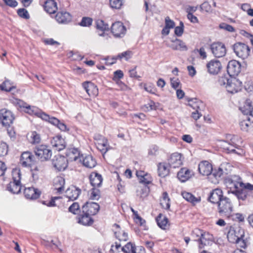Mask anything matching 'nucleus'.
Segmentation results:
<instances>
[{
  "mask_svg": "<svg viewBox=\"0 0 253 253\" xmlns=\"http://www.w3.org/2000/svg\"><path fill=\"white\" fill-rule=\"evenodd\" d=\"M225 183L229 189L228 193L234 194L238 199H244L245 197L244 191H240L241 187L243 185L241 178L238 175H233L225 180Z\"/></svg>",
  "mask_w": 253,
  "mask_h": 253,
  "instance_id": "obj_1",
  "label": "nucleus"
},
{
  "mask_svg": "<svg viewBox=\"0 0 253 253\" xmlns=\"http://www.w3.org/2000/svg\"><path fill=\"white\" fill-rule=\"evenodd\" d=\"M244 230L239 226L231 227L227 235L228 241L232 243L240 244V246L245 248L246 243L243 239Z\"/></svg>",
  "mask_w": 253,
  "mask_h": 253,
  "instance_id": "obj_2",
  "label": "nucleus"
},
{
  "mask_svg": "<svg viewBox=\"0 0 253 253\" xmlns=\"http://www.w3.org/2000/svg\"><path fill=\"white\" fill-rule=\"evenodd\" d=\"M192 237L194 240L199 242V248L202 249L205 246L210 245L212 242V235L199 229L193 231Z\"/></svg>",
  "mask_w": 253,
  "mask_h": 253,
  "instance_id": "obj_3",
  "label": "nucleus"
},
{
  "mask_svg": "<svg viewBox=\"0 0 253 253\" xmlns=\"http://www.w3.org/2000/svg\"><path fill=\"white\" fill-rule=\"evenodd\" d=\"M227 141H222L221 146L223 149L227 150L229 153H234L238 154H241L240 152L236 151L235 148L239 149L240 147L239 143L241 141L239 137L236 135L229 134L226 137Z\"/></svg>",
  "mask_w": 253,
  "mask_h": 253,
  "instance_id": "obj_4",
  "label": "nucleus"
},
{
  "mask_svg": "<svg viewBox=\"0 0 253 253\" xmlns=\"http://www.w3.org/2000/svg\"><path fill=\"white\" fill-rule=\"evenodd\" d=\"M12 175L13 181L7 185V189L13 194H18L21 190L20 170L18 169L13 170Z\"/></svg>",
  "mask_w": 253,
  "mask_h": 253,
  "instance_id": "obj_5",
  "label": "nucleus"
},
{
  "mask_svg": "<svg viewBox=\"0 0 253 253\" xmlns=\"http://www.w3.org/2000/svg\"><path fill=\"white\" fill-rule=\"evenodd\" d=\"M217 205L219 214L229 218L233 211V205L230 200L225 197L223 199H221V201Z\"/></svg>",
  "mask_w": 253,
  "mask_h": 253,
  "instance_id": "obj_6",
  "label": "nucleus"
},
{
  "mask_svg": "<svg viewBox=\"0 0 253 253\" xmlns=\"http://www.w3.org/2000/svg\"><path fill=\"white\" fill-rule=\"evenodd\" d=\"M36 155L42 161L49 159L51 156V151L46 145H41L37 147L35 150Z\"/></svg>",
  "mask_w": 253,
  "mask_h": 253,
  "instance_id": "obj_7",
  "label": "nucleus"
},
{
  "mask_svg": "<svg viewBox=\"0 0 253 253\" xmlns=\"http://www.w3.org/2000/svg\"><path fill=\"white\" fill-rule=\"evenodd\" d=\"M39 116L42 120L46 121H48L51 124L57 126V127L62 131H66L67 130V126L65 124L60 121L56 118L50 117L47 114L42 112L39 114Z\"/></svg>",
  "mask_w": 253,
  "mask_h": 253,
  "instance_id": "obj_8",
  "label": "nucleus"
},
{
  "mask_svg": "<svg viewBox=\"0 0 253 253\" xmlns=\"http://www.w3.org/2000/svg\"><path fill=\"white\" fill-rule=\"evenodd\" d=\"M233 49L238 56L243 59L249 56L250 51L248 45L240 42L235 44Z\"/></svg>",
  "mask_w": 253,
  "mask_h": 253,
  "instance_id": "obj_9",
  "label": "nucleus"
},
{
  "mask_svg": "<svg viewBox=\"0 0 253 253\" xmlns=\"http://www.w3.org/2000/svg\"><path fill=\"white\" fill-rule=\"evenodd\" d=\"M0 120L3 126H9L12 124L14 120L13 113L6 109H2L0 110Z\"/></svg>",
  "mask_w": 253,
  "mask_h": 253,
  "instance_id": "obj_10",
  "label": "nucleus"
},
{
  "mask_svg": "<svg viewBox=\"0 0 253 253\" xmlns=\"http://www.w3.org/2000/svg\"><path fill=\"white\" fill-rule=\"evenodd\" d=\"M211 49L216 57L220 58L224 56L226 53L225 45L219 42H214L211 45Z\"/></svg>",
  "mask_w": 253,
  "mask_h": 253,
  "instance_id": "obj_11",
  "label": "nucleus"
},
{
  "mask_svg": "<svg viewBox=\"0 0 253 253\" xmlns=\"http://www.w3.org/2000/svg\"><path fill=\"white\" fill-rule=\"evenodd\" d=\"M52 165L58 171H62L67 167L68 161L64 156L56 155L52 159Z\"/></svg>",
  "mask_w": 253,
  "mask_h": 253,
  "instance_id": "obj_12",
  "label": "nucleus"
},
{
  "mask_svg": "<svg viewBox=\"0 0 253 253\" xmlns=\"http://www.w3.org/2000/svg\"><path fill=\"white\" fill-rule=\"evenodd\" d=\"M99 209V205L94 202H86L82 207L83 213L91 216L96 214Z\"/></svg>",
  "mask_w": 253,
  "mask_h": 253,
  "instance_id": "obj_13",
  "label": "nucleus"
},
{
  "mask_svg": "<svg viewBox=\"0 0 253 253\" xmlns=\"http://www.w3.org/2000/svg\"><path fill=\"white\" fill-rule=\"evenodd\" d=\"M111 32L115 37L122 38L126 34V28L122 22H116L112 25Z\"/></svg>",
  "mask_w": 253,
  "mask_h": 253,
  "instance_id": "obj_14",
  "label": "nucleus"
},
{
  "mask_svg": "<svg viewBox=\"0 0 253 253\" xmlns=\"http://www.w3.org/2000/svg\"><path fill=\"white\" fill-rule=\"evenodd\" d=\"M241 65L236 60H231L228 62L227 71L230 77L237 76L241 72Z\"/></svg>",
  "mask_w": 253,
  "mask_h": 253,
  "instance_id": "obj_15",
  "label": "nucleus"
},
{
  "mask_svg": "<svg viewBox=\"0 0 253 253\" xmlns=\"http://www.w3.org/2000/svg\"><path fill=\"white\" fill-rule=\"evenodd\" d=\"M188 101L189 102V105L196 110L195 112H192V117L194 120H197L202 115L200 111V106H202L203 103L201 101L197 100L196 99H190Z\"/></svg>",
  "mask_w": 253,
  "mask_h": 253,
  "instance_id": "obj_16",
  "label": "nucleus"
},
{
  "mask_svg": "<svg viewBox=\"0 0 253 253\" xmlns=\"http://www.w3.org/2000/svg\"><path fill=\"white\" fill-rule=\"evenodd\" d=\"M20 164L24 167H31L35 164V157L29 152H23L20 158Z\"/></svg>",
  "mask_w": 253,
  "mask_h": 253,
  "instance_id": "obj_17",
  "label": "nucleus"
},
{
  "mask_svg": "<svg viewBox=\"0 0 253 253\" xmlns=\"http://www.w3.org/2000/svg\"><path fill=\"white\" fill-rule=\"evenodd\" d=\"M168 161L169 167L170 168H179L183 164L182 155L181 154L178 153H174L172 154Z\"/></svg>",
  "mask_w": 253,
  "mask_h": 253,
  "instance_id": "obj_18",
  "label": "nucleus"
},
{
  "mask_svg": "<svg viewBox=\"0 0 253 253\" xmlns=\"http://www.w3.org/2000/svg\"><path fill=\"white\" fill-rule=\"evenodd\" d=\"M242 83L235 78H230V81L226 86L227 90L231 93H234L241 89Z\"/></svg>",
  "mask_w": 253,
  "mask_h": 253,
  "instance_id": "obj_19",
  "label": "nucleus"
},
{
  "mask_svg": "<svg viewBox=\"0 0 253 253\" xmlns=\"http://www.w3.org/2000/svg\"><path fill=\"white\" fill-rule=\"evenodd\" d=\"M207 67L208 72L211 74H217L222 68L220 62L217 60H212L210 61L207 64Z\"/></svg>",
  "mask_w": 253,
  "mask_h": 253,
  "instance_id": "obj_20",
  "label": "nucleus"
},
{
  "mask_svg": "<svg viewBox=\"0 0 253 253\" xmlns=\"http://www.w3.org/2000/svg\"><path fill=\"white\" fill-rule=\"evenodd\" d=\"M225 197L223 195L222 191L218 188L213 190L209 197V200L213 204H218Z\"/></svg>",
  "mask_w": 253,
  "mask_h": 253,
  "instance_id": "obj_21",
  "label": "nucleus"
},
{
  "mask_svg": "<svg viewBox=\"0 0 253 253\" xmlns=\"http://www.w3.org/2000/svg\"><path fill=\"white\" fill-rule=\"evenodd\" d=\"M198 170L201 174L209 176L212 172V167L208 161H204L199 164Z\"/></svg>",
  "mask_w": 253,
  "mask_h": 253,
  "instance_id": "obj_22",
  "label": "nucleus"
},
{
  "mask_svg": "<svg viewBox=\"0 0 253 253\" xmlns=\"http://www.w3.org/2000/svg\"><path fill=\"white\" fill-rule=\"evenodd\" d=\"M24 194L27 199L33 200L38 199L40 197L41 192L38 189L31 187L25 188Z\"/></svg>",
  "mask_w": 253,
  "mask_h": 253,
  "instance_id": "obj_23",
  "label": "nucleus"
},
{
  "mask_svg": "<svg viewBox=\"0 0 253 253\" xmlns=\"http://www.w3.org/2000/svg\"><path fill=\"white\" fill-rule=\"evenodd\" d=\"M194 175L193 171L186 168L181 169L177 173V178L181 182H185Z\"/></svg>",
  "mask_w": 253,
  "mask_h": 253,
  "instance_id": "obj_24",
  "label": "nucleus"
},
{
  "mask_svg": "<svg viewBox=\"0 0 253 253\" xmlns=\"http://www.w3.org/2000/svg\"><path fill=\"white\" fill-rule=\"evenodd\" d=\"M83 88L89 96H95L98 94L96 86L90 82H84L82 84Z\"/></svg>",
  "mask_w": 253,
  "mask_h": 253,
  "instance_id": "obj_25",
  "label": "nucleus"
},
{
  "mask_svg": "<svg viewBox=\"0 0 253 253\" xmlns=\"http://www.w3.org/2000/svg\"><path fill=\"white\" fill-rule=\"evenodd\" d=\"M81 190L76 186H71L68 188L65 192L66 196L71 201L76 200L81 193Z\"/></svg>",
  "mask_w": 253,
  "mask_h": 253,
  "instance_id": "obj_26",
  "label": "nucleus"
},
{
  "mask_svg": "<svg viewBox=\"0 0 253 253\" xmlns=\"http://www.w3.org/2000/svg\"><path fill=\"white\" fill-rule=\"evenodd\" d=\"M53 147L58 151H61L65 148L66 144L64 139L60 136H56L51 140Z\"/></svg>",
  "mask_w": 253,
  "mask_h": 253,
  "instance_id": "obj_27",
  "label": "nucleus"
},
{
  "mask_svg": "<svg viewBox=\"0 0 253 253\" xmlns=\"http://www.w3.org/2000/svg\"><path fill=\"white\" fill-rule=\"evenodd\" d=\"M55 19L59 23L67 24L71 20V16L66 11L58 12L55 16Z\"/></svg>",
  "mask_w": 253,
  "mask_h": 253,
  "instance_id": "obj_28",
  "label": "nucleus"
},
{
  "mask_svg": "<svg viewBox=\"0 0 253 253\" xmlns=\"http://www.w3.org/2000/svg\"><path fill=\"white\" fill-rule=\"evenodd\" d=\"M96 28L97 30L98 35L99 36L104 37L105 36V32L109 29L108 24L105 23L102 20L98 19L96 21Z\"/></svg>",
  "mask_w": 253,
  "mask_h": 253,
  "instance_id": "obj_29",
  "label": "nucleus"
},
{
  "mask_svg": "<svg viewBox=\"0 0 253 253\" xmlns=\"http://www.w3.org/2000/svg\"><path fill=\"white\" fill-rule=\"evenodd\" d=\"M253 122V121H252V119L248 116L243 118L239 123L241 129L245 132H249L252 129Z\"/></svg>",
  "mask_w": 253,
  "mask_h": 253,
  "instance_id": "obj_30",
  "label": "nucleus"
},
{
  "mask_svg": "<svg viewBox=\"0 0 253 253\" xmlns=\"http://www.w3.org/2000/svg\"><path fill=\"white\" fill-rule=\"evenodd\" d=\"M90 184L94 187H99L102 182V177L101 175L96 172H92L89 176Z\"/></svg>",
  "mask_w": 253,
  "mask_h": 253,
  "instance_id": "obj_31",
  "label": "nucleus"
},
{
  "mask_svg": "<svg viewBox=\"0 0 253 253\" xmlns=\"http://www.w3.org/2000/svg\"><path fill=\"white\" fill-rule=\"evenodd\" d=\"M169 47L173 50H178L186 51L187 50V47L185 43L178 39H176L174 40L171 41V44L169 45Z\"/></svg>",
  "mask_w": 253,
  "mask_h": 253,
  "instance_id": "obj_32",
  "label": "nucleus"
},
{
  "mask_svg": "<svg viewBox=\"0 0 253 253\" xmlns=\"http://www.w3.org/2000/svg\"><path fill=\"white\" fill-rule=\"evenodd\" d=\"M80 161H82L80 159ZM82 162L84 166L86 168L91 169L96 165V161L91 155H86L83 157Z\"/></svg>",
  "mask_w": 253,
  "mask_h": 253,
  "instance_id": "obj_33",
  "label": "nucleus"
},
{
  "mask_svg": "<svg viewBox=\"0 0 253 253\" xmlns=\"http://www.w3.org/2000/svg\"><path fill=\"white\" fill-rule=\"evenodd\" d=\"M44 7L49 14L54 13L57 10L56 2L53 0H47L44 3Z\"/></svg>",
  "mask_w": 253,
  "mask_h": 253,
  "instance_id": "obj_34",
  "label": "nucleus"
},
{
  "mask_svg": "<svg viewBox=\"0 0 253 253\" xmlns=\"http://www.w3.org/2000/svg\"><path fill=\"white\" fill-rule=\"evenodd\" d=\"M65 179L61 176H57L53 180V186L58 193H61L64 189Z\"/></svg>",
  "mask_w": 253,
  "mask_h": 253,
  "instance_id": "obj_35",
  "label": "nucleus"
},
{
  "mask_svg": "<svg viewBox=\"0 0 253 253\" xmlns=\"http://www.w3.org/2000/svg\"><path fill=\"white\" fill-rule=\"evenodd\" d=\"M240 110L244 115H250L252 116V111L253 107L252 104V101L250 99H247L243 106L240 108Z\"/></svg>",
  "mask_w": 253,
  "mask_h": 253,
  "instance_id": "obj_36",
  "label": "nucleus"
},
{
  "mask_svg": "<svg viewBox=\"0 0 253 253\" xmlns=\"http://www.w3.org/2000/svg\"><path fill=\"white\" fill-rule=\"evenodd\" d=\"M181 195L184 199L191 203L193 205H195L196 203L200 202L201 200L200 197L196 198L191 193L186 191L182 192Z\"/></svg>",
  "mask_w": 253,
  "mask_h": 253,
  "instance_id": "obj_37",
  "label": "nucleus"
},
{
  "mask_svg": "<svg viewBox=\"0 0 253 253\" xmlns=\"http://www.w3.org/2000/svg\"><path fill=\"white\" fill-rule=\"evenodd\" d=\"M242 191H244L245 192V197L244 199H238L244 201L246 199L248 196H249L250 193H253V185L249 183H243V185H242V187H241L240 192Z\"/></svg>",
  "mask_w": 253,
  "mask_h": 253,
  "instance_id": "obj_38",
  "label": "nucleus"
},
{
  "mask_svg": "<svg viewBox=\"0 0 253 253\" xmlns=\"http://www.w3.org/2000/svg\"><path fill=\"white\" fill-rule=\"evenodd\" d=\"M158 171L160 176H166L169 173V166L166 163H160L158 165Z\"/></svg>",
  "mask_w": 253,
  "mask_h": 253,
  "instance_id": "obj_39",
  "label": "nucleus"
},
{
  "mask_svg": "<svg viewBox=\"0 0 253 253\" xmlns=\"http://www.w3.org/2000/svg\"><path fill=\"white\" fill-rule=\"evenodd\" d=\"M90 216V215L83 213L79 218V223L84 225H90L92 224L93 221Z\"/></svg>",
  "mask_w": 253,
  "mask_h": 253,
  "instance_id": "obj_40",
  "label": "nucleus"
},
{
  "mask_svg": "<svg viewBox=\"0 0 253 253\" xmlns=\"http://www.w3.org/2000/svg\"><path fill=\"white\" fill-rule=\"evenodd\" d=\"M100 141V142L95 143L97 148L102 153H106L108 150L109 147L108 140L105 138Z\"/></svg>",
  "mask_w": 253,
  "mask_h": 253,
  "instance_id": "obj_41",
  "label": "nucleus"
},
{
  "mask_svg": "<svg viewBox=\"0 0 253 253\" xmlns=\"http://www.w3.org/2000/svg\"><path fill=\"white\" fill-rule=\"evenodd\" d=\"M156 221L158 225L162 229H166L168 222V219L166 216L160 213L158 217L156 218Z\"/></svg>",
  "mask_w": 253,
  "mask_h": 253,
  "instance_id": "obj_42",
  "label": "nucleus"
},
{
  "mask_svg": "<svg viewBox=\"0 0 253 253\" xmlns=\"http://www.w3.org/2000/svg\"><path fill=\"white\" fill-rule=\"evenodd\" d=\"M148 188L146 186H138L136 190V195L141 199H143L148 194Z\"/></svg>",
  "mask_w": 253,
  "mask_h": 253,
  "instance_id": "obj_43",
  "label": "nucleus"
},
{
  "mask_svg": "<svg viewBox=\"0 0 253 253\" xmlns=\"http://www.w3.org/2000/svg\"><path fill=\"white\" fill-rule=\"evenodd\" d=\"M124 76V74L121 70H117L114 73L113 80L116 81L117 84L119 85L122 88L125 86V85L119 80Z\"/></svg>",
  "mask_w": 253,
  "mask_h": 253,
  "instance_id": "obj_44",
  "label": "nucleus"
},
{
  "mask_svg": "<svg viewBox=\"0 0 253 253\" xmlns=\"http://www.w3.org/2000/svg\"><path fill=\"white\" fill-rule=\"evenodd\" d=\"M15 88V86L11 85L10 82L7 80L5 81L2 84H0V89L7 92L11 91Z\"/></svg>",
  "mask_w": 253,
  "mask_h": 253,
  "instance_id": "obj_45",
  "label": "nucleus"
},
{
  "mask_svg": "<svg viewBox=\"0 0 253 253\" xmlns=\"http://www.w3.org/2000/svg\"><path fill=\"white\" fill-rule=\"evenodd\" d=\"M135 248H136L133 246L130 242H129L125 246L121 248V251L125 253H129L130 252L132 253L133 251H134Z\"/></svg>",
  "mask_w": 253,
  "mask_h": 253,
  "instance_id": "obj_46",
  "label": "nucleus"
},
{
  "mask_svg": "<svg viewBox=\"0 0 253 253\" xmlns=\"http://www.w3.org/2000/svg\"><path fill=\"white\" fill-rule=\"evenodd\" d=\"M115 234L120 241H126L127 240V234L123 231H116L115 232Z\"/></svg>",
  "mask_w": 253,
  "mask_h": 253,
  "instance_id": "obj_47",
  "label": "nucleus"
},
{
  "mask_svg": "<svg viewBox=\"0 0 253 253\" xmlns=\"http://www.w3.org/2000/svg\"><path fill=\"white\" fill-rule=\"evenodd\" d=\"M132 54V52L130 51H126L119 54L117 56V58L120 60H121L122 58H125L126 60H128L131 57Z\"/></svg>",
  "mask_w": 253,
  "mask_h": 253,
  "instance_id": "obj_48",
  "label": "nucleus"
},
{
  "mask_svg": "<svg viewBox=\"0 0 253 253\" xmlns=\"http://www.w3.org/2000/svg\"><path fill=\"white\" fill-rule=\"evenodd\" d=\"M8 152V146L5 142H0V157L5 156Z\"/></svg>",
  "mask_w": 253,
  "mask_h": 253,
  "instance_id": "obj_49",
  "label": "nucleus"
},
{
  "mask_svg": "<svg viewBox=\"0 0 253 253\" xmlns=\"http://www.w3.org/2000/svg\"><path fill=\"white\" fill-rule=\"evenodd\" d=\"M123 0H110L111 7L115 9H120L123 4Z\"/></svg>",
  "mask_w": 253,
  "mask_h": 253,
  "instance_id": "obj_50",
  "label": "nucleus"
},
{
  "mask_svg": "<svg viewBox=\"0 0 253 253\" xmlns=\"http://www.w3.org/2000/svg\"><path fill=\"white\" fill-rule=\"evenodd\" d=\"M212 172H211L210 174V176H214L216 180H217L218 178H220L223 174V170L221 168H218L217 169H213L212 170Z\"/></svg>",
  "mask_w": 253,
  "mask_h": 253,
  "instance_id": "obj_51",
  "label": "nucleus"
},
{
  "mask_svg": "<svg viewBox=\"0 0 253 253\" xmlns=\"http://www.w3.org/2000/svg\"><path fill=\"white\" fill-rule=\"evenodd\" d=\"M18 15L21 18L28 19L30 18L29 14L27 10L24 8H20L17 10Z\"/></svg>",
  "mask_w": 253,
  "mask_h": 253,
  "instance_id": "obj_52",
  "label": "nucleus"
},
{
  "mask_svg": "<svg viewBox=\"0 0 253 253\" xmlns=\"http://www.w3.org/2000/svg\"><path fill=\"white\" fill-rule=\"evenodd\" d=\"M92 19L89 17H83L80 25L82 26L87 27L91 25Z\"/></svg>",
  "mask_w": 253,
  "mask_h": 253,
  "instance_id": "obj_53",
  "label": "nucleus"
},
{
  "mask_svg": "<svg viewBox=\"0 0 253 253\" xmlns=\"http://www.w3.org/2000/svg\"><path fill=\"white\" fill-rule=\"evenodd\" d=\"M139 182L144 184H148L152 182V177L148 173L146 174L142 178H140Z\"/></svg>",
  "mask_w": 253,
  "mask_h": 253,
  "instance_id": "obj_54",
  "label": "nucleus"
},
{
  "mask_svg": "<svg viewBox=\"0 0 253 253\" xmlns=\"http://www.w3.org/2000/svg\"><path fill=\"white\" fill-rule=\"evenodd\" d=\"M31 142L33 143H38L40 142L41 137L39 134L36 131H33L31 134Z\"/></svg>",
  "mask_w": 253,
  "mask_h": 253,
  "instance_id": "obj_55",
  "label": "nucleus"
},
{
  "mask_svg": "<svg viewBox=\"0 0 253 253\" xmlns=\"http://www.w3.org/2000/svg\"><path fill=\"white\" fill-rule=\"evenodd\" d=\"M183 28H184L183 23L182 22H180V26H177L175 28V29H174L175 34L178 37L181 36L183 33Z\"/></svg>",
  "mask_w": 253,
  "mask_h": 253,
  "instance_id": "obj_56",
  "label": "nucleus"
},
{
  "mask_svg": "<svg viewBox=\"0 0 253 253\" xmlns=\"http://www.w3.org/2000/svg\"><path fill=\"white\" fill-rule=\"evenodd\" d=\"M90 197L92 199H98L99 197V190L93 187L90 191Z\"/></svg>",
  "mask_w": 253,
  "mask_h": 253,
  "instance_id": "obj_57",
  "label": "nucleus"
},
{
  "mask_svg": "<svg viewBox=\"0 0 253 253\" xmlns=\"http://www.w3.org/2000/svg\"><path fill=\"white\" fill-rule=\"evenodd\" d=\"M200 7L202 10L205 11L206 12L210 13L212 12L211 7L208 2H204L203 3Z\"/></svg>",
  "mask_w": 253,
  "mask_h": 253,
  "instance_id": "obj_58",
  "label": "nucleus"
},
{
  "mask_svg": "<svg viewBox=\"0 0 253 253\" xmlns=\"http://www.w3.org/2000/svg\"><path fill=\"white\" fill-rule=\"evenodd\" d=\"M80 206L77 203H74L69 208V211L74 214H76L79 210Z\"/></svg>",
  "mask_w": 253,
  "mask_h": 253,
  "instance_id": "obj_59",
  "label": "nucleus"
},
{
  "mask_svg": "<svg viewBox=\"0 0 253 253\" xmlns=\"http://www.w3.org/2000/svg\"><path fill=\"white\" fill-rule=\"evenodd\" d=\"M230 78H228L225 76H222L219 79V83L221 85H224L226 88V86L230 83Z\"/></svg>",
  "mask_w": 253,
  "mask_h": 253,
  "instance_id": "obj_60",
  "label": "nucleus"
},
{
  "mask_svg": "<svg viewBox=\"0 0 253 253\" xmlns=\"http://www.w3.org/2000/svg\"><path fill=\"white\" fill-rule=\"evenodd\" d=\"M174 26L175 23L173 21L171 20L169 17H166L165 18V26L169 29H172Z\"/></svg>",
  "mask_w": 253,
  "mask_h": 253,
  "instance_id": "obj_61",
  "label": "nucleus"
},
{
  "mask_svg": "<svg viewBox=\"0 0 253 253\" xmlns=\"http://www.w3.org/2000/svg\"><path fill=\"white\" fill-rule=\"evenodd\" d=\"M180 81L178 79L175 78L170 79V84L172 88L176 89L180 84Z\"/></svg>",
  "mask_w": 253,
  "mask_h": 253,
  "instance_id": "obj_62",
  "label": "nucleus"
},
{
  "mask_svg": "<svg viewBox=\"0 0 253 253\" xmlns=\"http://www.w3.org/2000/svg\"><path fill=\"white\" fill-rule=\"evenodd\" d=\"M4 3L11 7H15L18 5V2L16 0H3Z\"/></svg>",
  "mask_w": 253,
  "mask_h": 253,
  "instance_id": "obj_63",
  "label": "nucleus"
},
{
  "mask_svg": "<svg viewBox=\"0 0 253 253\" xmlns=\"http://www.w3.org/2000/svg\"><path fill=\"white\" fill-rule=\"evenodd\" d=\"M230 216L233 217V219L235 220H237L238 221L242 222L244 220V217L243 215L242 214L240 213H237L235 214H232L231 213V215Z\"/></svg>",
  "mask_w": 253,
  "mask_h": 253,
  "instance_id": "obj_64",
  "label": "nucleus"
}]
</instances>
